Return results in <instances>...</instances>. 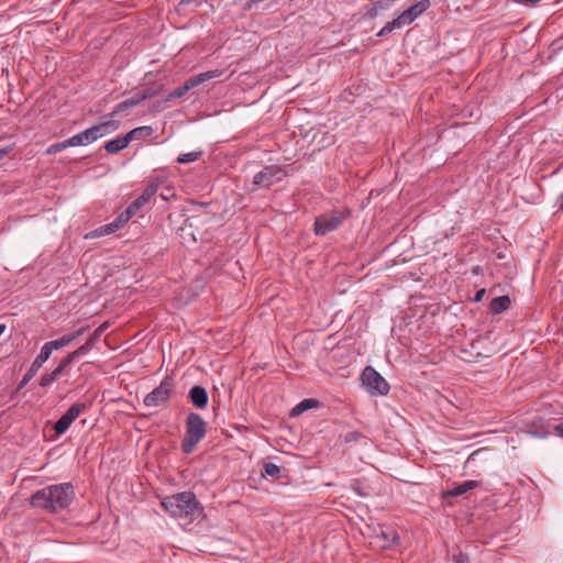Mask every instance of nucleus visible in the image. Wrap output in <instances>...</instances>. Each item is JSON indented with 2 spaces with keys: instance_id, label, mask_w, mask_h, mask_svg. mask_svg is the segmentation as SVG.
I'll return each instance as SVG.
<instances>
[{
  "instance_id": "f257e3e1",
  "label": "nucleus",
  "mask_w": 563,
  "mask_h": 563,
  "mask_svg": "<svg viewBox=\"0 0 563 563\" xmlns=\"http://www.w3.org/2000/svg\"><path fill=\"white\" fill-rule=\"evenodd\" d=\"M74 498V486L70 483H62L36 490L31 497V505L48 512H57L66 509Z\"/></svg>"
},
{
  "instance_id": "f03ea898",
  "label": "nucleus",
  "mask_w": 563,
  "mask_h": 563,
  "mask_svg": "<svg viewBox=\"0 0 563 563\" xmlns=\"http://www.w3.org/2000/svg\"><path fill=\"white\" fill-rule=\"evenodd\" d=\"M162 507L176 518H192L199 511V501L192 492H181L166 496L161 501Z\"/></svg>"
},
{
  "instance_id": "7ed1b4c3",
  "label": "nucleus",
  "mask_w": 563,
  "mask_h": 563,
  "mask_svg": "<svg viewBox=\"0 0 563 563\" xmlns=\"http://www.w3.org/2000/svg\"><path fill=\"white\" fill-rule=\"evenodd\" d=\"M207 432V422L197 412H189L186 417V432L181 440V451L190 454L197 444L205 438Z\"/></svg>"
},
{
  "instance_id": "20e7f679",
  "label": "nucleus",
  "mask_w": 563,
  "mask_h": 563,
  "mask_svg": "<svg viewBox=\"0 0 563 563\" xmlns=\"http://www.w3.org/2000/svg\"><path fill=\"white\" fill-rule=\"evenodd\" d=\"M117 129L118 124L112 120H108L73 135L68 139V143L71 144V146L88 145Z\"/></svg>"
},
{
  "instance_id": "39448f33",
  "label": "nucleus",
  "mask_w": 563,
  "mask_h": 563,
  "mask_svg": "<svg viewBox=\"0 0 563 563\" xmlns=\"http://www.w3.org/2000/svg\"><path fill=\"white\" fill-rule=\"evenodd\" d=\"M366 390L372 396H385L389 393L390 386L387 380L372 366H366L361 375Z\"/></svg>"
},
{
  "instance_id": "423d86ee",
  "label": "nucleus",
  "mask_w": 563,
  "mask_h": 563,
  "mask_svg": "<svg viewBox=\"0 0 563 563\" xmlns=\"http://www.w3.org/2000/svg\"><path fill=\"white\" fill-rule=\"evenodd\" d=\"M347 213L343 210H332L316 218L314 233L325 235L336 230L345 220Z\"/></svg>"
},
{
  "instance_id": "0eeeda50",
  "label": "nucleus",
  "mask_w": 563,
  "mask_h": 563,
  "mask_svg": "<svg viewBox=\"0 0 563 563\" xmlns=\"http://www.w3.org/2000/svg\"><path fill=\"white\" fill-rule=\"evenodd\" d=\"M174 391V383L170 377H165L161 384L147 394L143 400L146 407L165 405Z\"/></svg>"
},
{
  "instance_id": "6e6552de",
  "label": "nucleus",
  "mask_w": 563,
  "mask_h": 563,
  "mask_svg": "<svg viewBox=\"0 0 563 563\" xmlns=\"http://www.w3.org/2000/svg\"><path fill=\"white\" fill-rule=\"evenodd\" d=\"M221 74H222V71H220V70H209V71L200 73L198 75H194V76L189 77L188 79H186L181 86L174 89L168 95V98L166 100L181 98L192 88H195L210 79L219 77Z\"/></svg>"
},
{
  "instance_id": "1a4fd4ad",
  "label": "nucleus",
  "mask_w": 563,
  "mask_h": 563,
  "mask_svg": "<svg viewBox=\"0 0 563 563\" xmlns=\"http://www.w3.org/2000/svg\"><path fill=\"white\" fill-rule=\"evenodd\" d=\"M287 176L285 169L277 165L265 166L253 177V184L262 188H269L272 185L282 181Z\"/></svg>"
},
{
  "instance_id": "9d476101",
  "label": "nucleus",
  "mask_w": 563,
  "mask_h": 563,
  "mask_svg": "<svg viewBox=\"0 0 563 563\" xmlns=\"http://www.w3.org/2000/svg\"><path fill=\"white\" fill-rule=\"evenodd\" d=\"M372 537L382 549H389L399 540V534L396 529L387 525L374 527Z\"/></svg>"
},
{
  "instance_id": "9b49d317",
  "label": "nucleus",
  "mask_w": 563,
  "mask_h": 563,
  "mask_svg": "<svg viewBox=\"0 0 563 563\" xmlns=\"http://www.w3.org/2000/svg\"><path fill=\"white\" fill-rule=\"evenodd\" d=\"M88 406L84 402H76L71 405L68 410L55 422L54 431L56 434H64L70 424L78 418V416L85 411Z\"/></svg>"
},
{
  "instance_id": "f8f14e48",
  "label": "nucleus",
  "mask_w": 563,
  "mask_h": 563,
  "mask_svg": "<svg viewBox=\"0 0 563 563\" xmlns=\"http://www.w3.org/2000/svg\"><path fill=\"white\" fill-rule=\"evenodd\" d=\"M88 328H89L88 325L82 327V328L76 330L75 332L67 333L56 340L48 341V342L44 343V345L41 349L44 352H46V354L51 357V354L53 351L68 346L77 338L81 336L88 330Z\"/></svg>"
},
{
  "instance_id": "ddd939ff",
  "label": "nucleus",
  "mask_w": 563,
  "mask_h": 563,
  "mask_svg": "<svg viewBox=\"0 0 563 563\" xmlns=\"http://www.w3.org/2000/svg\"><path fill=\"white\" fill-rule=\"evenodd\" d=\"M133 216V213L126 208L125 211L120 213L112 222L98 228L95 231V236H101L114 233L121 229Z\"/></svg>"
},
{
  "instance_id": "4468645a",
  "label": "nucleus",
  "mask_w": 563,
  "mask_h": 563,
  "mask_svg": "<svg viewBox=\"0 0 563 563\" xmlns=\"http://www.w3.org/2000/svg\"><path fill=\"white\" fill-rule=\"evenodd\" d=\"M136 131L139 132L141 129H133L123 136H118L111 141H108L104 144L106 152L109 154H115L124 150L132 140L136 139Z\"/></svg>"
},
{
  "instance_id": "2eb2a0df",
  "label": "nucleus",
  "mask_w": 563,
  "mask_h": 563,
  "mask_svg": "<svg viewBox=\"0 0 563 563\" xmlns=\"http://www.w3.org/2000/svg\"><path fill=\"white\" fill-rule=\"evenodd\" d=\"M49 358V356L42 349L37 356L34 358L27 372L24 374L20 387L25 386L38 372V369L43 366V364Z\"/></svg>"
},
{
  "instance_id": "dca6fc26",
  "label": "nucleus",
  "mask_w": 563,
  "mask_h": 563,
  "mask_svg": "<svg viewBox=\"0 0 563 563\" xmlns=\"http://www.w3.org/2000/svg\"><path fill=\"white\" fill-rule=\"evenodd\" d=\"M188 397H189L191 404L198 409H203L208 405V400H209L208 393H207L206 388L202 386H199V385L192 386L188 393Z\"/></svg>"
},
{
  "instance_id": "f3484780",
  "label": "nucleus",
  "mask_w": 563,
  "mask_h": 563,
  "mask_svg": "<svg viewBox=\"0 0 563 563\" xmlns=\"http://www.w3.org/2000/svg\"><path fill=\"white\" fill-rule=\"evenodd\" d=\"M156 191L157 187L154 185L146 187L142 195L130 203L128 209L134 214L140 208L152 200V198L156 195Z\"/></svg>"
},
{
  "instance_id": "a211bd4d",
  "label": "nucleus",
  "mask_w": 563,
  "mask_h": 563,
  "mask_svg": "<svg viewBox=\"0 0 563 563\" xmlns=\"http://www.w3.org/2000/svg\"><path fill=\"white\" fill-rule=\"evenodd\" d=\"M141 102H143V99H141V93H139L137 91H134L132 97L121 101L120 103H118L115 106L114 110L109 114L110 120L117 113L123 112V111L128 110L129 108H133V107L140 104Z\"/></svg>"
},
{
  "instance_id": "6ab92c4d",
  "label": "nucleus",
  "mask_w": 563,
  "mask_h": 563,
  "mask_svg": "<svg viewBox=\"0 0 563 563\" xmlns=\"http://www.w3.org/2000/svg\"><path fill=\"white\" fill-rule=\"evenodd\" d=\"M479 486L477 481H465L444 493V497H457Z\"/></svg>"
},
{
  "instance_id": "aec40b11",
  "label": "nucleus",
  "mask_w": 563,
  "mask_h": 563,
  "mask_svg": "<svg viewBox=\"0 0 563 563\" xmlns=\"http://www.w3.org/2000/svg\"><path fill=\"white\" fill-rule=\"evenodd\" d=\"M510 307V298L508 296H499L492 299L489 309L494 314H499Z\"/></svg>"
},
{
  "instance_id": "412c9836",
  "label": "nucleus",
  "mask_w": 563,
  "mask_h": 563,
  "mask_svg": "<svg viewBox=\"0 0 563 563\" xmlns=\"http://www.w3.org/2000/svg\"><path fill=\"white\" fill-rule=\"evenodd\" d=\"M430 8V0H420L413 5L406 9V12L409 13V16L412 21H415L418 16H420L423 12H426Z\"/></svg>"
},
{
  "instance_id": "4be33fe9",
  "label": "nucleus",
  "mask_w": 563,
  "mask_h": 563,
  "mask_svg": "<svg viewBox=\"0 0 563 563\" xmlns=\"http://www.w3.org/2000/svg\"><path fill=\"white\" fill-rule=\"evenodd\" d=\"M163 89V85L158 82H153L148 85L147 87L143 88L142 90H137L139 93H141V99L143 101L151 99L155 96H157Z\"/></svg>"
},
{
  "instance_id": "5701e85b",
  "label": "nucleus",
  "mask_w": 563,
  "mask_h": 563,
  "mask_svg": "<svg viewBox=\"0 0 563 563\" xmlns=\"http://www.w3.org/2000/svg\"><path fill=\"white\" fill-rule=\"evenodd\" d=\"M317 405H318V401L316 399H311V398L303 399L296 407L292 408L291 416L300 415L308 409L317 407Z\"/></svg>"
},
{
  "instance_id": "b1692460",
  "label": "nucleus",
  "mask_w": 563,
  "mask_h": 563,
  "mask_svg": "<svg viewBox=\"0 0 563 563\" xmlns=\"http://www.w3.org/2000/svg\"><path fill=\"white\" fill-rule=\"evenodd\" d=\"M59 376H60L59 375V369H54L51 373H46V374L42 375V377L40 378V386L41 387H48L54 382H56Z\"/></svg>"
},
{
  "instance_id": "393cba45",
  "label": "nucleus",
  "mask_w": 563,
  "mask_h": 563,
  "mask_svg": "<svg viewBox=\"0 0 563 563\" xmlns=\"http://www.w3.org/2000/svg\"><path fill=\"white\" fill-rule=\"evenodd\" d=\"M201 155H202V151L189 152V153L180 154L177 157V163H179V164H188V163H191V162H195V161L199 159Z\"/></svg>"
},
{
  "instance_id": "a878e982",
  "label": "nucleus",
  "mask_w": 563,
  "mask_h": 563,
  "mask_svg": "<svg viewBox=\"0 0 563 563\" xmlns=\"http://www.w3.org/2000/svg\"><path fill=\"white\" fill-rule=\"evenodd\" d=\"M413 21L409 16V13L402 11L396 19L393 20V24L397 26V29H400L405 25L411 24Z\"/></svg>"
},
{
  "instance_id": "bb28decb",
  "label": "nucleus",
  "mask_w": 563,
  "mask_h": 563,
  "mask_svg": "<svg viewBox=\"0 0 563 563\" xmlns=\"http://www.w3.org/2000/svg\"><path fill=\"white\" fill-rule=\"evenodd\" d=\"M108 328V323L104 322L102 323L101 325H99L90 335L89 338L87 339V341L92 345L95 346L96 343L99 341L101 334L106 331V329Z\"/></svg>"
},
{
  "instance_id": "cd10ccee",
  "label": "nucleus",
  "mask_w": 563,
  "mask_h": 563,
  "mask_svg": "<svg viewBox=\"0 0 563 563\" xmlns=\"http://www.w3.org/2000/svg\"><path fill=\"white\" fill-rule=\"evenodd\" d=\"M71 144L68 143V139L63 141V142H58V143H55V144H52L47 150H46V154L47 155H53V154H56L60 151H64L68 147H70Z\"/></svg>"
},
{
  "instance_id": "c85d7f7f",
  "label": "nucleus",
  "mask_w": 563,
  "mask_h": 563,
  "mask_svg": "<svg viewBox=\"0 0 563 563\" xmlns=\"http://www.w3.org/2000/svg\"><path fill=\"white\" fill-rule=\"evenodd\" d=\"M264 471L265 474H267L271 477L279 478L280 475V467L276 465L275 463L268 462L264 464Z\"/></svg>"
},
{
  "instance_id": "c756f323",
  "label": "nucleus",
  "mask_w": 563,
  "mask_h": 563,
  "mask_svg": "<svg viewBox=\"0 0 563 563\" xmlns=\"http://www.w3.org/2000/svg\"><path fill=\"white\" fill-rule=\"evenodd\" d=\"M74 362H76L74 355H71V353H68L60 360L59 364L56 366L55 369H59V375H62L65 372V369Z\"/></svg>"
},
{
  "instance_id": "7c9ffc66",
  "label": "nucleus",
  "mask_w": 563,
  "mask_h": 563,
  "mask_svg": "<svg viewBox=\"0 0 563 563\" xmlns=\"http://www.w3.org/2000/svg\"><path fill=\"white\" fill-rule=\"evenodd\" d=\"M452 562L453 563H470V558L466 553H464L460 549H454L452 552Z\"/></svg>"
},
{
  "instance_id": "2f4dec72",
  "label": "nucleus",
  "mask_w": 563,
  "mask_h": 563,
  "mask_svg": "<svg viewBox=\"0 0 563 563\" xmlns=\"http://www.w3.org/2000/svg\"><path fill=\"white\" fill-rule=\"evenodd\" d=\"M92 347L93 346L88 341H86L81 346H79L77 350H75L70 353H71V355H74V358L77 361L82 355L87 354Z\"/></svg>"
},
{
  "instance_id": "473e14b6",
  "label": "nucleus",
  "mask_w": 563,
  "mask_h": 563,
  "mask_svg": "<svg viewBox=\"0 0 563 563\" xmlns=\"http://www.w3.org/2000/svg\"><path fill=\"white\" fill-rule=\"evenodd\" d=\"M396 29L397 26L393 24V21H390L380 29V31L377 33V36H385Z\"/></svg>"
},
{
  "instance_id": "72a5a7b5",
  "label": "nucleus",
  "mask_w": 563,
  "mask_h": 563,
  "mask_svg": "<svg viewBox=\"0 0 563 563\" xmlns=\"http://www.w3.org/2000/svg\"><path fill=\"white\" fill-rule=\"evenodd\" d=\"M362 437V434L357 431H351V432H347L345 435H344V441L345 442H355L357 441L360 438Z\"/></svg>"
},
{
  "instance_id": "f704fd0d",
  "label": "nucleus",
  "mask_w": 563,
  "mask_h": 563,
  "mask_svg": "<svg viewBox=\"0 0 563 563\" xmlns=\"http://www.w3.org/2000/svg\"><path fill=\"white\" fill-rule=\"evenodd\" d=\"M137 129H141V131H136V137L139 136H150L152 134V128L151 126H139Z\"/></svg>"
},
{
  "instance_id": "c9c22d12",
  "label": "nucleus",
  "mask_w": 563,
  "mask_h": 563,
  "mask_svg": "<svg viewBox=\"0 0 563 563\" xmlns=\"http://www.w3.org/2000/svg\"><path fill=\"white\" fill-rule=\"evenodd\" d=\"M13 148V145H9L0 148V161L4 158Z\"/></svg>"
},
{
  "instance_id": "e433bc0d",
  "label": "nucleus",
  "mask_w": 563,
  "mask_h": 563,
  "mask_svg": "<svg viewBox=\"0 0 563 563\" xmlns=\"http://www.w3.org/2000/svg\"><path fill=\"white\" fill-rule=\"evenodd\" d=\"M485 292H486V290H485L484 288L478 289V290L476 291V294H475L474 298H473V301H474V302H478V301H481V300L483 299V297L485 296Z\"/></svg>"
},
{
  "instance_id": "4c0bfd02",
  "label": "nucleus",
  "mask_w": 563,
  "mask_h": 563,
  "mask_svg": "<svg viewBox=\"0 0 563 563\" xmlns=\"http://www.w3.org/2000/svg\"><path fill=\"white\" fill-rule=\"evenodd\" d=\"M558 211L563 212V194L558 198Z\"/></svg>"
},
{
  "instance_id": "58836bf2",
  "label": "nucleus",
  "mask_w": 563,
  "mask_h": 563,
  "mask_svg": "<svg viewBox=\"0 0 563 563\" xmlns=\"http://www.w3.org/2000/svg\"><path fill=\"white\" fill-rule=\"evenodd\" d=\"M555 429L563 435V421L560 424H558Z\"/></svg>"
},
{
  "instance_id": "ea45409f",
  "label": "nucleus",
  "mask_w": 563,
  "mask_h": 563,
  "mask_svg": "<svg viewBox=\"0 0 563 563\" xmlns=\"http://www.w3.org/2000/svg\"><path fill=\"white\" fill-rule=\"evenodd\" d=\"M7 327L3 323H0V336L4 333Z\"/></svg>"
},
{
  "instance_id": "a19ab883",
  "label": "nucleus",
  "mask_w": 563,
  "mask_h": 563,
  "mask_svg": "<svg viewBox=\"0 0 563 563\" xmlns=\"http://www.w3.org/2000/svg\"><path fill=\"white\" fill-rule=\"evenodd\" d=\"M194 0H181V3H190L192 2Z\"/></svg>"
}]
</instances>
